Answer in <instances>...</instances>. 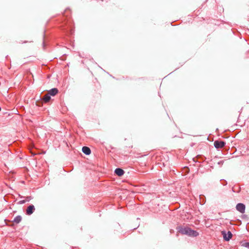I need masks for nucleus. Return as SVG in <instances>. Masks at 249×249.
Returning a JSON list of instances; mask_svg holds the SVG:
<instances>
[{
	"label": "nucleus",
	"instance_id": "1",
	"mask_svg": "<svg viewBox=\"0 0 249 249\" xmlns=\"http://www.w3.org/2000/svg\"><path fill=\"white\" fill-rule=\"evenodd\" d=\"M178 232L182 234H186L192 237H196L199 233L196 231L192 230L189 227H180L178 229Z\"/></svg>",
	"mask_w": 249,
	"mask_h": 249
},
{
	"label": "nucleus",
	"instance_id": "2",
	"mask_svg": "<svg viewBox=\"0 0 249 249\" xmlns=\"http://www.w3.org/2000/svg\"><path fill=\"white\" fill-rule=\"evenodd\" d=\"M236 210L242 213L245 212V205L243 203H238L236 206Z\"/></svg>",
	"mask_w": 249,
	"mask_h": 249
},
{
	"label": "nucleus",
	"instance_id": "3",
	"mask_svg": "<svg viewBox=\"0 0 249 249\" xmlns=\"http://www.w3.org/2000/svg\"><path fill=\"white\" fill-rule=\"evenodd\" d=\"M35 208L33 205H31L29 206L26 211V213L27 215H31L35 211Z\"/></svg>",
	"mask_w": 249,
	"mask_h": 249
},
{
	"label": "nucleus",
	"instance_id": "4",
	"mask_svg": "<svg viewBox=\"0 0 249 249\" xmlns=\"http://www.w3.org/2000/svg\"><path fill=\"white\" fill-rule=\"evenodd\" d=\"M225 143L223 141H216L214 142V145L216 148H221L224 146Z\"/></svg>",
	"mask_w": 249,
	"mask_h": 249
},
{
	"label": "nucleus",
	"instance_id": "5",
	"mask_svg": "<svg viewBox=\"0 0 249 249\" xmlns=\"http://www.w3.org/2000/svg\"><path fill=\"white\" fill-rule=\"evenodd\" d=\"M58 89L56 88H53L49 90L48 93L50 94V95L55 96L58 93Z\"/></svg>",
	"mask_w": 249,
	"mask_h": 249
},
{
	"label": "nucleus",
	"instance_id": "6",
	"mask_svg": "<svg viewBox=\"0 0 249 249\" xmlns=\"http://www.w3.org/2000/svg\"><path fill=\"white\" fill-rule=\"evenodd\" d=\"M124 171L121 168H117L115 170V173L118 176H122L124 174Z\"/></svg>",
	"mask_w": 249,
	"mask_h": 249
},
{
	"label": "nucleus",
	"instance_id": "7",
	"mask_svg": "<svg viewBox=\"0 0 249 249\" xmlns=\"http://www.w3.org/2000/svg\"><path fill=\"white\" fill-rule=\"evenodd\" d=\"M83 152L86 155H89L91 153V151L89 148L87 146H84L82 148Z\"/></svg>",
	"mask_w": 249,
	"mask_h": 249
},
{
	"label": "nucleus",
	"instance_id": "8",
	"mask_svg": "<svg viewBox=\"0 0 249 249\" xmlns=\"http://www.w3.org/2000/svg\"><path fill=\"white\" fill-rule=\"evenodd\" d=\"M51 99L50 95L49 93L45 94L43 98V100L44 102L47 103Z\"/></svg>",
	"mask_w": 249,
	"mask_h": 249
},
{
	"label": "nucleus",
	"instance_id": "9",
	"mask_svg": "<svg viewBox=\"0 0 249 249\" xmlns=\"http://www.w3.org/2000/svg\"><path fill=\"white\" fill-rule=\"evenodd\" d=\"M232 237V234L230 231L228 232V237H227L226 234H225L224 235V238L226 241H229Z\"/></svg>",
	"mask_w": 249,
	"mask_h": 249
},
{
	"label": "nucleus",
	"instance_id": "10",
	"mask_svg": "<svg viewBox=\"0 0 249 249\" xmlns=\"http://www.w3.org/2000/svg\"><path fill=\"white\" fill-rule=\"evenodd\" d=\"M22 219V218L20 216H16L14 219V222L18 224L19 223Z\"/></svg>",
	"mask_w": 249,
	"mask_h": 249
},
{
	"label": "nucleus",
	"instance_id": "11",
	"mask_svg": "<svg viewBox=\"0 0 249 249\" xmlns=\"http://www.w3.org/2000/svg\"><path fill=\"white\" fill-rule=\"evenodd\" d=\"M241 246L249 249V242L242 241L240 242Z\"/></svg>",
	"mask_w": 249,
	"mask_h": 249
}]
</instances>
